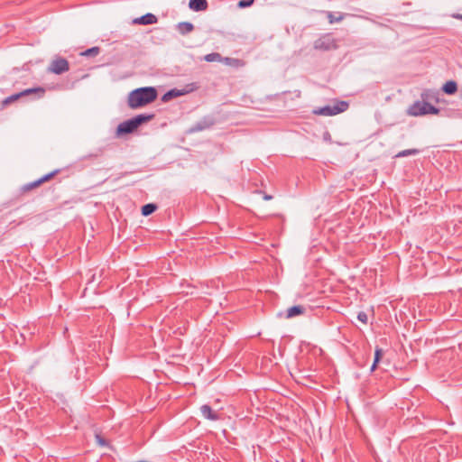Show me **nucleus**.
Segmentation results:
<instances>
[{"instance_id":"2eb2a0df","label":"nucleus","mask_w":462,"mask_h":462,"mask_svg":"<svg viewBox=\"0 0 462 462\" xmlns=\"http://www.w3.org/2000/svg\"><path fill=\"white\" fill-rule=\"evenodd\" d=\"M329 23H339L345 19V17L347 15L346 14L338 13V15L336 16L332 12L330 11H325L324 12Z\"/></svg>"},{"instance_id":"9d476101","label":"nucleus","mask_w":462,"mask_h":462,"mask_svg":"<svg viewBox=\"0 0 462 462\" xmlns=\"http://www.w3.org/2000/svg\"><path fill=\"white\" fill-rule=\"evenodd\" d=\"M157 22H158V18L156 17V15H154L153 14H151V13L145 14L144 15H142L141 17L134 20V23L143 24V25L154 24Z\"/></svg>"},{"instance_id":"393cba45","label":"nucleus","mask_w":462,"mask_h":462,"mask_svg":"<svg viewBox=\"0 0 462 462\" xmlns=\"http://www.w3.org/2000/svg\"><path fill=\"white\" fill-rule=\"evenodd\" d=\"M357 319L359 321H361L362 323L364 324H366L367 323V320H368V318H367V315L365 312L364 311H360L358 314H357Z\"/></svg>"},{"instance_id":"5701e85b","label":"nucleus","mask_w":462,"mask_h":462,"mask_svg":"<svg viewBox=\"0 0 462 462\" xmlns=\"http://www.w3.org/2000/svg\"><path fill=\"white\" fill-rule=\"evenodd\" d=\"M59 172V170H55L48 174H45L44 176H42V178L39 179L40 180V183L42 184L44 183L45 181H48L50 180L51 178H53L57 173Z\"/></svg>"},{"instance_id":"412c9836","label":"nucleus","mask_w":462,"mask_h":462,"mask_svg":"<svg viewBox=\"0 0 462 462\" xmlns=\"http://www.w3.org/2000/svg\"><path fill=\"white\" fill-rule=\"evenodd\" d=\"M99 51L100 49L98 47H92L81 52V55L86 57L97 56L99 53Z\"/></svg>"},{"instance_id":"dca6fc26","label":"nucleus","mask_w":462,"mask_h":462,"mask_svg":"<svg viewBox=\"0 0 462 462\" xmlns=\"http://www.w3.org/2000/svg\"><path fill=\"white\" fill-rule=\"evenodd\" d=\"M442 90L444 93L448 94V95H453L457 92V84L456 81L454 80H449V81H447L443 87H442Z\"/></svg>"},{"instance_id":"20e7f679","label":"nucleus","mask_w":462,"mask_h":462,"mask_svg":"<svg viewBox=\"0 0 462 462\" xmlns=\"http://www.w3.org/2000/svg\"><path fill=\"white\" fill-rule=\"evenodd\" d=\"M313 47L318 51H328L337 49V45L330 33H325L314 42Z\"/></svg>"},{"instance_id":"f3484780","label":"nucleus","mask_w":462,"mask_h":462,"mask_svg":"<svg viewBox=\"0 0 462 462\" xmlns=\"http://www.w3.org/2000/svg\"><path fill=\"white\" fill-rule=\"evenodd\" d=\"M420 152V151L419 149H415V148L406 149V150H402V151L399 152L395 155V158H402V157H407V156H411V155H417Z\"/></svg>"},{"instance_id":"ddd939ff","label":"nucleus","mask_w":462,"mask_h":462,"mask_svg":"<svg viewBox=\"0 0 462 462\" xmlns=\"http://www.w3.org/2000/svg\"><path fill=\"white\" fill-rule=\"evenodd\" d=\"M178 32L182 34H188L194 30V25L189 22H181L177 24Z\"/></svg>"},{"instance_id":"bb28decb","label":"nucleus","mask_w":462,"mask_h":462,"mask_svg":"<svg viewBox=\"0 0 462 462\" xmlns=\"http://www.w3.org/2000/svg\"><path fill=\"white\" fill-rule=\"evenodd\" d=\"M96 439H97V443L100 446H102V447L107 446V441L106 439H104L100 435H96Z\"/></svg>"},{"instance_id":"423d86ee","label":"nucleus","mask_w":462,"mask_h":462,"mask_svg":"<svg viewBox=\"0 0 462 462\" xmlns=\"http://www.w3.org/2000/svg\"><path fill=\"white\" fill-rule=\"evenodd\" d=\"M44 93H45V89L42 88H27L19 93L13 94V95L7 97L6 98L4 99L3 104L4 105L11 104L12 102L19 99L22 97L29 96L32 94H40L39 97H42L44 95Z\"/></svg>"},{"instance_id":"39448f33","label":"nucleus","mask_w":462,"mask_h":462,"mask_svg":"<svg viewBox=\"0 0 462 462\" xmlns=\"http://www.w3.org/2000/svg\"><path fill=\"white\" fill-rule=\"evenodd\" d=\"M69 69V61L64 58H56L54 59L48 68V71L56 74L60 75L65 72H67Z\"/></svg>"},{"instance_id":"9b49d317","label":"nucleus","mask_w":462,"mask_h":462,"mask_svg":"<svg viewBox=\"0 0 462 462\" xmlns=\"http://www.w3.org/2000/svg\"><path fill=\"white\" fill-rule=\"evenodd\" d=\"M305 312V308L301 305H295L289 308L286 310L285 318L291 319L296 316H300Z\"/></svg>"},{"instance_id":"f257e3e1","label":"nucleus","mask_w":462,"mask_h":462,"mask_svg":"<svg viewBox=\"0 0 462 462\" xmlns=\"http://www.w3.org/2000/svg\"><path fill=\"white\" fill-rule=\"evenodd\" d=\"M157 95L153 87L139 88L129 93L127 103L131 108H138L153 102Z\"/></svg>"},{"instance_id":"f8f14e48","label":"nucleus","mask_w":462,"mask_h":462,"mask_svg":"<svg viewBox=\"0 0 462 462\" xmlns=\"http://www.w3.org/2000/svg\"><path fill=\"white\" fill-rule=\"evenodd\" d=\"M189 6L193 11H204L208 8L207 0H189Z\"/></svg>"},{"instance_id":"7ed1b4c3","label":"nucleus","mask_w":462,"mask_h":462,"mask_svg":"<svg viewBox=\"0 0 462 462\" xmlns=\"http://www.w3.org/2000/svg\"><path fill=\"white\" fill-rule=\"evenodd\" d=\"M348 108V103L346 101H337L334 105H328L323 107L315 109L313 113L319 116H332L342 112H345Z\"/></svg>"},{"instance_id":"cd10ccee","label":"nucleus","mask_w":462,"mask_h":462,"mask_svg":"<svg viewBox=\"0 0 462 462\" xmlns=\"http://www.w3.org/2000/svg\"><path fill=\"white\" fill-rule=\"evenodd\" d=\"M453 18L462 21V14H453L451 15Z\"/></svg>"},{"instance_id":"aec40b11","label":"nucleus","mask_w":462,"mask_h":462,"mask_svg":"<svg viewBox=\"0 0 462 462\" xmlns=\"http://www.w3.org/2000/svg\"><path fill=\"white\" fill-rule=\"evenodd\" d=\"M204 60L208 62H214V61H219L221 60V55L217 52H211L204 57Z\"/></svg>"},{"instance_id":"b1692460","label":"nucleus","mask_w":462,"mask_h":462,"mask_svg":"<svg viewBox=\"0 0 462 462\" xmlns=\"http://www.w3.org/2000/svg\"><path fill=\"white\" fill-rule=\"evenodd\" d=\"M254 3V0H240L237 4L238 7L245 8L252 5Z\"/></svg>"},{"instance_id":"4468645a","label":"nucleus","mask_w":462,"mask_h":462,"mask_svg":"<svg viewBox=\"0 0 462 462\" xmlns=\"http://www.w3.org/2000/svg\"><path fill=\"white\" fill-rule=\"evenodd\" d=\"M154 118V114H140L132 117L136 125L139 127L142 124L149 122Z\"/></svg>"},{"instance_id":"a878e982","label":"nucleus","mask_w":462,"mask_h":462,"mask_svg":"<svg viewBox=\"0 0 462 462\" xmlns=\"http://www.w3.org/2000/svg\"><path fill=\"white\" fill-rule=\"evenodd\" d=\"M205 129V126L202 125V123L196 124L191 129L190 132H198L202 131Z\"/></svg>"},{"instance_id":"4be33fe9","label":"nucleus","mask_w":462,"mask_h":462,"mask_svg":"<svg viewBox=\"0 0 462 462\" xmlns=\"http://www.w3.org/2000/svg\"><path fill=\"white\" fill-rule=\"evenodd\" d=\"M40 185H41V183H40V180H39V179H38V180H34V181H32V182H29V183L25 184V185L23 187V191H29V190H31V189H34V188L39 187Z\"/></svg>"},{"instance_id":"1a4fd4ad","label":"nucleus","mask_w":462,"mask_h":462,"mask_svg":"<svg viewBox=\"0 0 462 462\" xmlns=\"http://www.w3.org/2000/svg\"><path fill=\"white\" fill-rule=\"evenodd\" d=\"M200 412L202 416L209 420H219V415L217 411H213L212 408L208 404H203L200 407Z\"/></svg>"},{"instance_id":"a211bd4d","label":"nucleus","mask_w":462,"mask_h":462,"mask_svg":"<svg viewBox=\"0 0 462 462\" xmlns=\"http://www.w3.org/2000/svg\"><path fill=\"white\" fill-rule=\"evenodd\" d=\"M383 355V349H382V348H380V347H376V348H375V351H374V363H373V365H372V366H371V371H372V372H373V371H374V370L376 369L377 365H378V363L380 362V360H381V358H382Z\"/></svg>"},{"instance_id":"6ab92c4d","label":"nucleus","mask_w":462,"mask_h":462,"mask_svg":"<svg viewBox=\"0 0 462 462\" xmlns=\"http://www.w3.org/2000/svg\"><path fill=\"white\" fill-rule=\"evenodd\" d=\"M157 209V206L153 203H148L142 207V215L144 217L150 216Z\"/></svg>"},{"instance_id":"f03ea898","label":"nucleus","mask_w":462,"mask_h":462,"mask_svg":"<svg viewBox=\"0 0 462 462\" xmlns=\"http://www.w3.org/2000/svg\"><path fill=\"white\" fill-rule=\"evenodd\" d=\"M439 109L428 102H414L408 109V115L412 116H420L425 115H438Z\"/></svg>"},{"instance_id":"0eeeda50","label":"nucleus","mask_w":462,"mask_h":462,"mask_svg":"<svg viewBox=\"0 0 462 462\" xmlns=\"http://www.w3.org/2000/svg\"><path fill=\"white\" fill-rule=\"evenodd\" d=\"M198 88V86L196 85V83H192L190 85H188L187 86V88L185 89H177V88H173V89H171L169 90L168 92H166L163 97H162V101H168L173 97H180V96H183L185 94H188L195 89Z\"/></svg>"},{"instance_id":"c85d7f7f","label":"nucleus","mask_w":462,"mask_h":462,"mask_svg":"<svg viewBox=\"0 0 462 462\" xmlns=\"http://www.w3.org/2000/svg\"><path fill=\"white\" fill-rule=\"evenodd\" d=\"M263 199H264L265 200H270V199H273V196L265 194V195L263 196Z\"/></svg>"},{"instance_id":"6e6552de","label":"nucleus","mask_w":462,"mask_h":462,"mask_svg":"<svg viewBox=\"0 0 462 462\" xmlns=\"http://www.w3.org/2000/svg\"><path fill=\"white\" fill-rule=\"evenodd\" d=\"M137 128H138V126L136 125L134 121L132 118H130V119L125 120L118 125L117 129H116V134L118 135L131 134Z\"/></svg>"}]
</instances>
